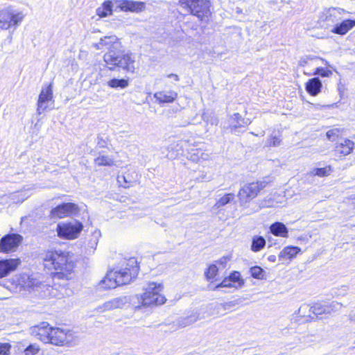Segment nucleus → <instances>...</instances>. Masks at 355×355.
I'll return each mask as SVG.
<instances>
[{"instance_id":"nucleus-1","label":"nucleus","mask_w":355,"mask_h":355,"mask_svg":"<svg viewBox=\"0 0 355 355\" xmlns=\"http://www.w3.org/2000/svg\"><path fill=\"white\" fill-rule=\"evenodd\" d=\"M31 334L44 343L56 346L71 347L76 344V336L69 329L54 327L43 322L31 328Z\"/></svg>"},{"instance_id":"nucleus-14","label":"nucleus","mask_w":355,"mask_h":355,"mask_svg":"<svg viewBox=\"0 0 355 355\" xmlns=\"http://www.w3.org/2000/svg\"><path fill=\"white\" fill-rule=\"evenodd\" d=\"M127 303H128V298L126 296L113 298L98 306L96 308V311L99 313H101L105 311L114 310L115 309H121Z\"/></svg>"},{"instance_id":"nucleus-25","label":"nucleus","mask_w":355,"mask_h":355,"mask_svg":"<svg viewBox=\"0 0 355 355\" xmlns=\"http://www.w3.org/2000/svg\"><path fill=\"white\" fill-rule=\"evenodd\" d=\"M200 320L199 314L197 312H192L191 314L180 317L176 320V324L179 327L184 328L189 326Z\"/></svg>"},{"instance_id":"nucleus-47","label":"nucleus","mask_w":355,"mask_h":355,"mask_svg":"<svg viewBox=\"0 0 355 355\" xmlns=\"http://www.w3.org/2000/svg\"><path fill=\"white\" fill-rule=\"evenodd\" d=\"M207 157V154H205L201 151H198L197 153L191 154L190 158L193 162H199L200 158L202 159H206Z\"/></svg>"},{"instance_id":"nucleus-6","label":"nucleus","mask_w":355,"mask_h":355,"mask_svg":"<svg viewBox=\"0 0 355 355\" xmlns=\"http://www.w3.org/2000/svg\"><path fill=\"white\" fill-rule=\"evenodd\" d=\"M266 185V181H258L245 184L238 193V198L241 204H246L256 198L260 191L263 189Z\"/></svg>"},{"instance_id":"nucleus-10","label":"nucleus","mask_w":355,"mask_h":355,"mask_svg":"<svg viewBox=\"0 0 355 355\" xmlns=\"http://www.w3.org/2000/svg\"><path fill=\"white\" fill-rule=\"evenodd\" d=\"M23 237L18 234H10L0 240V251L5 253L14 252L20 245Z\"/></svg>"},{"instance_id":"nucleus-19","label":"nucleus","mask_w":355,"mask_h":355,"mask_svg":"<svg viewBox=\"0 0 355 355\" xmlns=\"http://www.w3.org/2000/svg\"><path fill=\"white\" fill-rule=\"evenodd\" d=\"M17 287H20L24 289H31L38 286V282L32 277H30L26 274H22L17 277Z\"/></svg>"},{"instance_id":"nucleus-41","label":"nucleus","mask_w":355,"mask_h":355,"mask_svg":"<svg viewBox=\"0 0 355 355\" xmlns=\"http://www.w3.org/2000/svg\"><path fill=\"white\" fill-rule=\"evenodd\" d=\"M218 271V268L215 264H212L209 266V267L207 269V271L206 272V277L209 279H213L216 277L217 275V272Z\"/></svg>"},{"instance_id":"nucleus-45","label":"nucleus","mask_w":355,"mask_h":355,"mask_svg":"<svg viewBox=\"0 0 355 355\" xmlns=\"http://www.w3.org/2000/svg\"><path fill=\"white\" fill-rule=\"evenodd\" d=\"M282 140L279 136L272 135L267 140V146H278L281 144Z\"/></svg>"},{"instance_id":"nucleus-32","label":"nucleus","mask_w":355,"mask_h":355,"mask_svg":"<svg viewBox=\"0 0 355 355\" xmlns=\"http://www.w3.org/2000/svg\"><path fill=\"white\" fill-rule=\"evenodd\" d=\"M234 198V193H227L218 199L214 204V205L212 207V210H216L220 209V207L226 205L229 202H230L232 200H233Z\"/></svg>"},{"instance_id":"nucleus-7","label":"nucleus","mask_w":355,"mask_h":355,"mask_svg":"<svg viewBox=\"0 0 355 355\" xmlns=\"http://www.w3.org/2000/svg\"><path fill=\"white\" fill-rule=\"evenodd\" d=\"M81 223L73 220L69 223H61L57 225V233L60 238L64 239H76L83 230Z\"/></svg>"},{"instance_id":"nucleus-5","label":"nucleus","mask_w":355,"mask_h":355,"mask_svg":"<svg viewBox=\"0 0 355 355\" xmlns=\"http://www.w3.org/2000/svg\"><path fill=\"white\" fill-rule=\"evenodd\" d=\"M179 4L200 21L208 19L211 14L209 0H179Z\"/></svg>"},{"instance_id":"nucleus-29","label":"nucleus","mask_w":355,"mask_h":355,"mask_svg":"<svg viewBox=\"0 0 355 355\" xmlns=\"http://www.w3.org/2000/svg\"><path fill=\"white\" fill-rule=\"evenodd\" d=\"M345 12V10L340 8H329L324 11L325 20L334 22L338 15Z\"/></svg>"},{"instance_id":"nucleus-34","label":"nucleus","mask_w":355,"mask_h":355,"mask_svg":"<svg viewBox=\"0 0 355 355\" xmlns=\"http://www.w3.org/2000/svg\"><path fill=\"white\" fill-rule=\"evenodd\" d=\"M266 245V240L263 236H256L252 239L251 250L257 252L263 249Z\"/></svg>"},{"instance_id":"nucleus-22","label":"nucleus","mask_w":355,"mask_h":355,"mask_svg":"<svg viewBox=\"0 0 355 355\" xmlns=\"http://www.w3.org/2000/svg\"><path fill=\"white\" fill-rule=\"evenodd\" d=\"M355 26V20L346 19L340 24H337L331 30V32L338 35H345L349 31Z\"/></svg>"},{"instance_id":"nucleus-33","label":"nucleus","mask_w":355,"mask_h":355,"mask_svg":"<svg viewBox=\"0 0 355 355\" xmlns=\"http://www.w3.org/2000/svg\"><path fill=\"white\" fill-rule=\"evenodd\" d=\"M107 85L113 89H125L128 87L129 85V81L127 79H117V78H113L110 80Z\"/></svg>"},{"instance_id":"nucleus-50","label":"nucleus","mask_w":355,"mask_h":355,"mask_svg":"<svg viewBox=\"0 0 355 355\" xmlns=\"http://www.w3.org/2000/svg\"><path fill=\"white\" fill-rule=\"evenodd\" d=\"M96 144L99 148H105L107 145V141L102 135H98L96 139Z\"/></svg>"},{"instance_id":"nucleus-57","label":"nucleus","mask_w":355,"mask_h":355,"mask_svg":"<svg viewBox=\"0 0 355 355\" xmlns=\"http://www.w3.org/2000/svg\"><path fill=\"white\" fill-rule=\"evenodd\" d=\"M354 200H355V198H354ZM354 203H355V201L354 202Z\"/></svg>"},{"instance_id":"nucleus-43","label":"nucleus","mask_w":355,"mask_h":355,"mask_svg":"<svg viewBox=\"0 0 355 355\" xmlns=\"http://www.w3.org/2000/svg\"><path fill=\"white\" fill-rule=\"evenodd\" d=\"M313 76L319 75L322 77H329L332 75V71L329 69H324L322 67H317L313 73Z\"/></svg>"},{"instance_id":"nucleus-31","label":"nucleus","mask_w":355,"mask_h":355,"mask_svg":"<svg viewBox=\"0 0 355 355\" xmlns=\"http://www.w3.org/2000/svg\"><path fill=\"white\" fill-rule=\"evenodd\" d=\"M94 164L98 166H112L114 165V159L108 155L99 154L94 159Z\"/></svg>"},{"instance_id":"nucleus-2","label":"nucleus","mask_w":355,"mask_h":355,"mask_svg":"<svg viewBox=\"0 0 355 355\" xmlns=\"http://www.w3.org/2000/svg\"><path fill=\"white\" fill-rule=\"evenodd\" d=\"M45 266L54 269V279L69 280L73 277L75 259L73 254L62 250H49L43 254Z\"/></svg>"},{"instance_id":"nucleus-37","label":"nucleus","mask_w":355,"mask_h":355,"mask_svg":"<svg viewBox=\"0 0 355 355\" xmlns=\"http://www.w3.org/2000/svg\"><path fill=\"white\" fill-rule=\"evenodd\" d=\"M332 172L331 167L330 166H325L324 168H315L310 171V174L313 176L326 177L329 176Z\"/></svg>"},{"instance_id":"nucleus-36","label":"nucleus","mask_w":355,"mask_h":355,"mask_svg":"<svg viewBox=\"0 0 355 355\" xmlns=\"http://www.w3.org/2000/svg\"><path fill=\"white\" fill-rule=\"evenodd\" d=\"M326 307V314L327 315H331L333 313L339 311L343 306L341 302L338 301H332L330 302L324 303Z\"/></svg>"},{"instance_id":"nucleus-55","label":"nucleus","mask_w":355,"mask_h":355,"mask_svg":"<svg viewBox=\"0 0 355 355\" xmlns=\"http://www.w3.org/2000/svg\"><path fill=\"white\" fill-rule=\"evenodd\" d=\"M270 261L275 262L276 261V257L275 255H270L268 258Z\"/></svg>"},{"instance_id":"nucleus-46","label":"nucleus","mask_w":355,"mask_h":355,"mask_svg":"<svg viewBox=\"0 0 355 355\" xmlns=\"http://www.w3.org/2000/svg\"><path fill=\"white\" fill-rule=\"evenodd\" d=\"M340 133L338 128H334L327 132V137L329 140L334 141Z\"/></svg>"},{"instance_id":"nucleus-51","label":"nucleus","mask_w":355,"mask_h":355,"mask_svg":"<svg viewBox=\"0 0 355 355\" xmlns=\"http://www.w3.org/2000/svg\"><path fill=\"white\" fill-rule=\"evenodd\" d=\"M10 347L8 343H0V355H8Z\"/></svg>"},{"instance_id":"nucleus-3","label":"nucleus","mask_w":355,"mask_h":355,"mask_svg":"<svg viewBox=\"0 0 355 355\" xmlns=\"http://www.w3.org/2000/svg\"><path fill=\"white\" fill-rule=\"evenodd\" d=\"M164 286L162 283L148 282L144 288L141 295V304L144 306H159L164 304L166 298L162 293Z\"/></svg>"},{"instance_id":"nucleus-27","label":"nucleus","mask_w":355,"mask_h":355,"mask_svg":"<svg viewBox=\"0 0 355 355\" xmlns=\"http://www.w3.org/2000/svg\"><path fill=\"white\" fill-rule=\"evenodd\" d=\"M270 232L277 236L288 237V229L284 224L280 222H276L270 227Z\"/></svg>"},{"instance_id":"nucleus-15","label":"nucleus","mask_w":355,"mask_h":355,"mask_svg":"<svg viewBox=\"0 0 355 355\" xmlns=\"http://www.w3.org/2000/svg\"><path fill=\"white\" fill-rule=\"evenodd\" d=\"M20 264L19 259H9L0 260V278L8 275L16 270Z\"/></svg>"},{"instance_id":"nucleus-23","label":"nucleus","mask_w":355,"mask_h":355,"mask_svg":"<svg viewBox=\"0 0 355 355\" xmlns=\"http://www.w3.org/2000/svg\"><path fill=\"white\" fill-rule=\"evenodd\" d=\"M120 50H112L107 51L103 56V60L107 65H110V69L117 67L119 64V60L121 53Z\"/></svg>"},{"instance_id":"nucleus-21","label":"nucleus","mask_w":355,"mask_h":355,"mask_svg":"<svg viewBox=\"0 0 355 355\" xmlns=\"http://www.w3.org/2000/svg\"><path fill=\"white\" fill-rule=\"evenodd\" d=\"M247 120L243 119L239 113H234L229 117V128L231 132L235 133L237 128L245 126L248 124Z\"/></svg>"},{"instance_id":"nucleus-11","label":"nucleus","mask_w":355,"mask_h":355,"mask_svg":"<svg viewBox=\"0 0 355 355\" xmlns=\"http://www.w3.org/2000/svg\"><path fill=\"white\" fill-rule=\"evenodd\" d=\"M116 8L122 12H141L146 10V3L143 1L132 0H113Z\"/></svg>"},{"instance_id":"nucleus-24","label":"nucleus","mask_w":355,"mask_h":355,"mask_svg":"<svg viewBox=\"0 0 355 355\" xmlns=\"http://www.w3.org/2000/svg\"><path fill=\"white\" fill-rule=\"evenodd\" d=\"M322 86L318 78H313L306 83V90L310 95L315 96L320 92Z\"/></svg>"},{"instance_id":"nucleus-12","label":"nucleus","mask_w":355,"mask_h":355,"mask_svg":"<svg viewBox=\"0 0 355 355\" xmlns=\"http://www.w3.org/2000/svg\"><path fill=\"white\" fill-rule=\"evenodd\" d=\"M93 46L97 50H120L121 44L119 38L116 35L105 36L101 38L100 40L93 44Z\"/></svg>"},{"instance_id":"nucleus-17","label":"nucleus","mask_w":355,"mask_h":355,"mask_svg":"<svg viewBox=\"0 0 355 355\" xmlns=\"http://www.w3.org/2000/svg\"><path fill=\"white\" fill-rule=\"evenodd\" d=\"M178 97V93L170 90V91H159L154 94V98L156 101L160 103H171Z\"/></svg>"},{"instance_id":"nucleus-28","label":"nucleus","mask_w":355,"mask_h":355,"mask_svg":"<svg viewBox=\"0 0 355 355\" xmlns=\"http://www.w3.org/2000/svg\"><path fill=\"white\" fill-rule=\"evenodd\" d=\"M301 249L295 246H287L282 250L279 254L280 259H291L294 258Z\"/></svg>"},{"instance_id":"nucleus-9","label":"nucleus","mask_w":355,"mask_h":355,"mask_svg":"<svg viewBox=\"0 0 355 355\" xmlns=\"http://www.w3.org/2000/svg\"><path fill=\"white\" fill-rule=\"evenodd\" d=\"M53 82L42 88L39 95L37 105V113L41 114L53 107Z\"/></svg>"},{"instance_id":"nucleus-40","label":"nucleus","mask_w":355,"mask_h":355,"mask_svg":"<svg viewBox=\"0 0 355 355\" xmlns=\"http://www.w3.org/2000/svg\"><path fill=\"white\" fill-rule=\"evenodd\" d=\"M251 275L257 279H266V272L259 266L252 267L250 270Z\"/></svg>"},{"instance_id":"nucleus-20","label":"nucleus","mask_w":355,"mask_h":355,"mask_svg":"<svg viewBox=\"0 0 355 355\" xmlns=\"http://www.w3.org/2000/svg\"><path fill=\"white\" fill-rule=\"evenodd\" d=\"M33 187L24 188L22 190L9 194L8 198L14 203H21L32 195Z\"/></svg>"},{"instance_id":"nucleus-44","label":"nucleus","mask_w":355,"mask_h":355,"mask_svg":"<svg viewBox=\"0 0 355 355\" xmlns=\"http://www.w3.org/2000/svg\"><path fill=\"white\" fill-rule=\"evenodd\" d=\"M117 181L119 184L124 188H128L132 184V181L131 180H128L125 175L118 176Z\"/></svg>"},{"instance_id":"nucleus-8","label":"nucleus","mask_w":355,"mask_h":355,"mask_svg":"<svg viewBox=\"0 0 355 355\" xmlns=\"http://www.w3.org/2000/svg\"><path fill=\"white\" fill-rule=\"evenodd\" d=\"M24 17L21 12L7 8L0 10V28L8 29L12 26H18Z\"/></svg>"},{"instance_id":"nucleus-52","label":"nucleus","mask_w":355,"mask_h":355,"mask_svg":"<svg viewBox=\"0 0 355 355\" xmlns=\"http://www.w3.org/2000/svg\"><path fill=\"white\" fill-rule=\"evenodd\" d=\"M229 261V259L227 257H223L221 259H220L218 261H217V263L220 265H221L223 268L225 267L226 263Z\"/></svg>"},{"instance_id":"nucleus-13","label":"nucleus","mask_w":355,"mask_h":355,"mask_svg":"<svg viewBox=\"0 0 355 355\" xmlns=\"http://www.w3.org/2000/svg\"><path fill=\"white\" fill-rule=\"evenodd\" d=\"M78 211V205L69 202L60 205L51 211L52 218H62L74 214Z\"/></svg>"},{"instance_id":"nucleus-38","label":"nucleus","mask_w":355,"mask_h":355,"mask_svg":"<svg viewBox=\"0 0 355 355\" xmlns=\"http://www.w3.org/2000/svg\"><path fill=\"white\" fill-rule=\"evenodd\" d=\"M312 313L316 318H322V315H327L324 303H315L313 305Z\"/></svg>"},{"instance_id":"nucleus-18","label":"nucleus","mask_w":355,"mask_h":355,"mask_svg":"<svg viewBox=\"0 0 355 355\" xmlns=\"http://www.w3.org/2000/svg\"><path fill=\"white\" fill-rule=\"evenodd\" d=\"M117 67H121L129 72H134L135 59L131 53H121Z\"/></svg>"},{"instance_id":"nucleus-48","label":"nucleus","mask_w":355,"mask_h":355,"mask_svg":"<svg viewBox=\"0 0 355 355\" xmlns=\"http://www.w3.org/2000/svg\"><path fill=\"white\" fill-rule=\"evenodd\" d=\"M40 350V348L36 345H29L25 350L24 353L26 355H35Z\"/></svg>"},{"instance_id":"nucleus-16","label":"nucleus","mask_w":355,"mask_h":355,"mask_svg":"<svg viewBox=\"0 0 355 355\" xmlns=\"http://www.w3.org/2000/svg\"><path fill=\"white\" fill-rule=\"evenodd\" d=\"M354 148V142L348 139H340L335 145V152L343 156L349 155Z\"/></svg>"},{"instance_id":"nucleus-54","label":"nucleus","mask_w":355,"mask_h":355,"mask_svg":"<svg viewBox=\"0 0 355 355\" xmlns=\"http://www.w3.org/2000/svg\"><path fill=\"white\" fill-rule=\"evenodd\" d=\"M349 320L352 322H355V312H351L349 313Z\"/></svg>"},{"instance_id":"nucleus-26","label":"nucleus","mask_w":355,"mask_h":355,"mask_svg":"<svg viewBox=\"0 0 355 355\" xmlns=\"http://www.w3.org/2000/svg\"><path fill=\"white\" fill-rule=\"evenodd\" d=\"M113 0H107L104 1L101 6L96 9V15L101 18L111 16L113 13Z\"/></svg>"},{"instance_id":"nucleus-39","label":"nucleus","mask_w":355,"mask_h":355,"mask_svg":"<svg viewBox=\"0 0 355 355\" xmlns=\"http://www.w3.org/2000/svg\"><path fill=\"white\" fill-rule=\"evenodd\" d=\"M317 60H320L322 63H324L325 65L329 66V62L327 60H325L324 59H323L322 58L310 56V55L301 58L300 60H299V65L300 67H304L306 66L307 64H309L311 61Z\"/></svg>"},{"instance_id":"nucleus-42","label":"nucleus","mask_w":355,"mask_h":355,"mask_svg":"<svg viewBox=\"0 0 355 355\" xmlns=\"http://www.w3.org/2000/svg\"><path fill=\"white\" fill-rule=\"evenodd\" d=\"M233 284L237 283L239 286L241 287L243 284V281L241 279L240 272L234 271L228 277Z\"/></svg>"},{"instance_id":"nucleus-49","label":"nucleus","mask_w":355,"mask_h":355,"mask_svg":"<svg viewBox=\"0 0 355 355\" xmlns=\"http://www.w3.org/2000/svg\"><path fill=\"white\" fill-rule=\"evenodd\" d=\"M223 287H227V288L235 287V288H237L236 286H235L233 284V283L232 282V281L230 280V279L229 277L228 278H225V279H223L221 283L218 284L216 286V289H218L219 288H223Z\"/></svg>"},{"instance_id":"nucleus-53","label":"nucleus","mask_w":355,"mask_h":355,"mask_svg":"<svg viewBox=\"0 0 355 355\" xmlns=\"http://www.w3.org/2000/svg\"><path fill=\"white\" fill-rule=\"evenodd\" d=\"M167 76L168 78H172V79H174L175 81H179L180 80L179 76L175 73H170Z\"/></svg>"},{"instance_id":"nucleus-4","label":"nucleus","mask_w":355,"mask_h":355,"mask_svg":"<svg viewBox=\"0 0 355 355\" xmlns=\"http://www.w3.org/2000/svg\"><path fill=\"white\" fill-rule=\"evenodd\" d=\"M132 279V272L128 268L110 270L100 282L99 287L103 289L114 288L117 286L127 284Z\"/></svg>"},{"instance_id":"nucleus-35","label":"nucleus","mask_w":355,"mask_h":355,"mask_svg":"<svg viewBox=\"0 0 355 355\" xmlns=\"http://www.w3.org/2000/svg\"><path fill=\"white\" fill-rule=\"evenodd\" d=\"M313 305L310 306L308 304H303L298 309L297 315L302 318H314L312 313Z\"/></svg>"},{"instance_id":"nucleus-30","label":"nucleus","mask_w":355,"mask_h":355,"mask_svg":"<svg viewBox=\"0 0 355 355\" xmlns=\"http://www.w3.org/2000/svg\"><path fill=\"white\" fill-rule=\"evenodd\" d=\"M101 236V233L100 230H95L91 235V239L89 241L87 244V251L89 253H93L96 250V248L98 245L100 237Z\"/></svg>"},{"instance_id":"nucleus-56","label":"nucleus","mask_w":355,"mask_h":355,"mask_svg":"<svg viewBox=\"0 0 355 355\" xmlns=\"http://www.w3.org/2000/svg\"><path fill=\"white\" fill-rule=\"evenodd\" d=\"M352 227H355V225H353Z\"/></svg>"}]
</instances>
